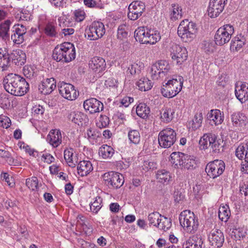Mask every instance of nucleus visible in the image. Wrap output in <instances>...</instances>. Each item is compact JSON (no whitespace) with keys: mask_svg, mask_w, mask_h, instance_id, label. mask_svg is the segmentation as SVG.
<instances>
[{"mask_svg":"<svg viewBox=\"0 0 248 248\" xmlns=\"http://www.w3.org/2000/svg\"><path fill=\"white\" fill-rule=\"evenodd\" d=\"M74 150L69 148L64 150V158L69 167H75L78 163V158L74 155Z\"/></svg>","mask_w":248,"mask_h":248,"instance_id":"nucleus-30","label":"nucleus"},{"mask_svg":"<svg viewBox=\"0 0 248 248\" xmlns=\"http://www.w3.org/2000/svg\"><path fill=\"white\" fill-rule=\"evenodd\" d=\"M156 179L162 183L168 184L171 179L170 173L165 170H159L156 174Z\"/></svg>","mask_w":248,"mask_h":248,"instance_id":"nucleus-36","label":"nucleus"},{"mask_svg":"<svg viewBox=\"0 0 248 248\" xmlns=\"http://www.w3.org/2000/svg\"><path fill=\"white\" fill-rule=\"evenodd\" d=\"M59 93L64 98L69 100H75L78 96V91L74 86L63 81L58 83Z\"/></svg>","mask_w":248,"mask_h":248,"instance_id":"nucleus-11","label":"nucleus"},{"mask_svg":"<svg viewBox=\"0 0 248 248\" xmlns=\"http://www.w3.org/2000/svg\"><path fill=\"white\" fill-rule=\"evenodd\" d=\"M248 145L247 144H240L236 149L235 155L240 159H242L244 156H248Z\"/></svg>","mask_w":248,"mask_h":248,"instance_id":"nucleus-42","label":"nucleus"},{"mask_svg":"<svg viewBox=\"0 0 248 248\" xmlns=\"http://www.w3.org/2000/svg\"><path fill=\"white\" fill-rule=\"evenodd\" d=\"M84 108L91 114H93L103 110L104 106L103 103L96 98H91L84 101Z\"/></svg>","mask_w":248,"mask_h":248,"instance_id":"nucleus-18","label":"nucleus"},{"mask_svg":"<svg viewBox=\"0 0 248 248\" xmlns=\"http://www.w3.org/2000/svg\"><path fill=\"white\" fill-rule=\"evenodd\" d=\"M82 248H95V246L94 244L85 241L82 239L79 241Z\"/></svg>","mask_w":248,"mask_h":248,"instance_id":"nucleus-62","label":"nucleus"},{"mask_svg":"<svg viewBox=\"0 0 248 248\" xmlns=\"http://www.w3.org/2000/svg\"><path fill=\"white\" fill-rule=\"evenodd\" d=\"M74 14L78 21H81L85 18V12L83 11L77 10L75 11Z\"/></svg>","mask_w":248,"mask_h":248,"instance_id":"nucleus-57","label":"nucleus"},{"mask_svg":"<svg viewBox=\"0 0 248 248\" xmlns=\"http://www.w3.org/2000/svg\"><path fill=\"white\" fill-rule=\"evenodd\" d=\"M202 112L195 114L194 119L191 121V128L195 130L200 128L202 124Z\"/></svg>","mask_w":248,"mask_h":248,"instance_id":"nucleus-43","label":"nucleus"},{"mask_svg":"<svg viewBox=\"0 0 248 248\" xmlns=\"http://www.w3.org/2000/svg\"><path fill=\"white\" fill-rule=\"evenodd\" d=\"M45 110V108L40 105L38 106H35L33 108L34 112L37 114L43 115L44 113Z\"/></svg>","mask_w":248,"mask_h":248,"instance_id":"nucleus-64","label":"nucleus"},{"mask_svg":"<svg viewBox=\"0 0 248 248\" xmlns=\"http://www.w3.org/2000/svg\"><path fill=\"white\" fill-rule=\"evenodd\" d=\"M236 98L242 103H245L248 100V86L246 83H243L240 87L236 86L235 89Z\"/></svg>","mask_w":248,"mask_h":248,"instance_id":"nucleus-26","label":"nucleus"},{"mask_svg":"<svg viewBox=\"0 0 248 248\" xmlns=\"http://www.w3.org/2000/svg\"><path fill=\"white\" fill-rule=\"evenodd\" d=\"M213 140L210 143L211 151L213 154L217 155L223 152L224 143L223 140L217 138V136L213 134Z\"/></svg>","mask_w":248,"mask_h":248,"instance_id":"nucleus-21","label":"nucleus"},{"mask_svg":"<svg viewBox=\"0 0 248 248\" xmlns=\"http://www.w3.org/2000/svg\"><path fill=\"white\" fill-rule=\"evenodd\" d=\"M89 65L90 68L98 73L104 71L106 68L105 60L100 57H94L92 58L89 61Z\"/></svg>","mask_w":248,"mask_h":248,"instance_id":"nucleus-20","label":"nucleus"},{"mask_svg":"<svg viewBox=\"0 0 248 248\" xmlns=\"http://www.w3.org/2000/svg\"><path fill=\"white\" fill-rule=\"evenodd\" d=\"M102 199L100 197L97 196L95 198L94 202L90 205L92 212L96 214L102 207Z\"/></svg>","mask_w":248,"mask_h":248,"instance_id":"nucleus-49","label":"nucleus"},{"mask_svg":"<svg viewBox=\"0 0 248 248\" xmlns=\"http://www.w3.org/2000/svg\"><path fill=\"white\" fill-rule=\"evenodd\" d=\"M158 68L156 62L152 65L150 73L151 77L154 80H156L159 78H163L164 77L162 72H160L158 70Z\"/></svg>","mask_w":248,"mask_h":248,"instance_id":"nucleus-50","label":"nucleus"},{"mask_svg":"<svg viewBox=\"0 0 248 248\" xmlns=\"http://www.w3.org/2000/svg\"><path fill=\"white\" fill-rule=\"evenodd\" d=\"M185 156L186 154L181 152H173L170 155V161L175 168L182 169Z\"/></svg>","mask_w":248,"mask_h":248,"instance_id":"nucleus-23","label":"nucleus"},{"mask_svg":"<svg viewBox=\"0 0 248 248\" xmlns=\"http://www.w3.org/2000/svg\"><path fill=\"white\" fill-rule=\"evenodd\" d=\"M104 180L109 187L115 189L120 188L124 184V177L118 172L111 171L103 175Z\"/></svg>","mask_w":248,"mask_h":248,"instance_id":"nucleus-12","label":"nucleus"},{"mask_svg":"<svg viewBox=\"0 0 248 248\" xmlns=\"http://www.w3.org/2000/svg\"><path fill=\"white\" fill-rule=\"evenodd\" d=\"M179 219L180 224L186 232L194 233L197 230L199 226L198 219L190 210H186L182 212Z\"/></svg>","mask_w":248,"mask_h":248,"instance_id":"nucleus-7","label":"nucleus"},{"mask_svg":"<svg viewBox=\"0 0 248 248\" xmlns=\"http://www.w3.org/2000/svg\"><path fill=\"white\" fill-rule=\"evenodd\" d=\"M1 178H3L7 183L8 185L10 186H13L14 185L12 182H11V180H12V178L9 177V175L6 172H3L1 174Z\"/></svg>","mask_w":248,"mask_h":248,"instance_id":"nucleus-61","label":"nucleus"},{"mask_svg":"<svg viewBox=\"0 0 248 248\" xmlns=\"http://www.w3.org/2000/svg\"><path fill=\"white\" fill-rule=\"evenodd\" d=\"M213 134L208 133L204 134L199 140L200 148L201 150L207 149L210 146L213 140Z\"/></svg>","mask_w":248,"mask_h":248,"instance_id":"nucleus-34","label":"nucleus"},{"mask_svg":"<svg viewBox=\"0 0 248 248\" xmlns=\"http://www.w3.org/2000/svg\"><path fill=\"white\" fill-rule=\"evenodd\" d=\"M11 124L10 119L5 116H0V126L4 128H8Z\"/></svg>","mask_w":248,"mask_h":248,"instance_id":"nucleus-55","label":"nucleus"},{"mask_svg":"<svg viewBox=\"0 0 248 248\" xmlns=\"http://www.w3.org/2000/svg\"><path fill=\"white\" fill-rule=\"evenodd\" d=\"M231 212L228 206H222L218 210V217L222 221L226 222L229 218Z\"/></svg>","mask_w":248,"mask_h":248,"instance_id":"nucleus-44","label":"nucleus"},{"mask_svg":"<svg viewBox=\"0 0 248 248\" xmlns=\"http://www.w3.org/2000/svg\"><path fill=\"white\" fill-rule=\"evenodd\" d=\"M174 113V109L165 107L163 108L160 111V118L162 122L166 123H169L173 119Z\"/></svg>","mask_w":248,"mask_h":248,"instance_id":"nucleus-31","label":"nucleus"},{"mask_svg":"<svg viewBox=\"0 0 248 248\" xmlns=\"http://www.w3.org/2000/svg\"><path fill=\"white\" fill-rule=\"evenodd\" d=\"M50 1L56 7H63L66 4L65 0H50Z\"/></svg>","mask_w":248,"mask_h":248,"instance_id":"nucleus-63","label":"nucleus"},{"mask_svg":"<svg viewBox=\"0 0 248 248\" xmlns=\"http://www.w3.org/2000/svg\"><path fill=\"white\" fill-rule=\"evenodd\" d=\"M150 112V108L145 103H140L137 107V115L143 119L147 118Z\"/></svg>","mask_w":248,"mask_h":248,"instance_id":"nucleus-38","label":"nucleus"},{"mask_svg":"<svg viewBox=\"0 0 248 248\" xmlns=\"http://www.w3.org/2000/svg\"><path fill=\"white\" fill-rule=\"evenodd\" d=\"M98 154L104 159L111 158L114 154V150L107 144L102 145L99 149Z\"/></svg>","mask_w":248,"mask_h":248,"instance_id":"nucleus-33","label":"nucleus"},{"mask_svg":"<svg viewBox=\"0 0 248 248\" xmlns=\"http://www.w3.org/2000/svg\"><path fill=\"white\" fill-rule=\"evenodd\" d=\"M233 32L234 28L232 25H224L217 30L215 35V43L219 46L227 43L231 39Z\"/></svg>","mask_w":248,"mask_h":248,"instance_id":"nucleus-8","label":"nucleus"},{"mask_svg":"<svg viewBox=\"0 0 248 248\" xmlns=\"http://www.w3.org/2000/svg\"><path fill=\"white\" fill-rule=\"evenodd\" d=\"M42 158H44V161L47 164H50L55 160L54 157L49 154H44Z\"/></svg>","mask_w":248,"mask_h":248,"instance_id":"nucleus-60","label":"nucleus"},{"mask_svg":"<svg viewBox=\"0 0 248 248\" xmlns=\"http://www.w3.org/2000/svg\"><path fill=\"white\" fill-rule=\"evenodd\" d=\"M105 33L104 24L100 22H93L89 29L85 30V33L90 40H96L101 38Z\"/></svg>","mask_w":248,"mask_h":248,"instance_id":"nucleus-13","label":"nucleus"},{"mask_svg":"<svg viewBox=\"0 0 248 248\" xmlns=\"http://www.w3.org/2000/svg\"><path fill=\"white\" fill-rule=\"evenodd\" d=\"M38 184V179L36 177H32L26 179V186L32 190H35L37 189Z\"/></svg>","mask_w":248,"mask_h":248,"instance_id":"nucleus-52","label":"nucleus"},{"mask_svg":"<svg viewBox=\"0 0 248 248\" xmlns=\"http://www.w3.org/2000/svg\"><path fill=\"white\" fill-rule=\"evenodd\" d=\"M228 0H210L207 9L211 18L217 17L223 10Z\"/></svg>","mask_w":248,"mask_h":248,"instance_id":"nucleus-16","label":"nucleus"},{"mask_svg":"<svg viewBox=\"0 0 248 248\" xmlns=\"http://www.w3.org/2000/svg\"><path fill=\"white\" fill-rule=\"evenodd\" d=\"M170 18L171 20L175 21L180 19L182 17V9L178 4L172 3L171 5Z\"/></svg>","mask_w":248,"mask_h":248,"instance_id":"nucleus-32","label":"nucleus"},{"mask_svg":"<svg viewBox=\"0 0 248 248\" xmlns=\"http://www.w3.org/2000/svg\"><path fill=\"white\" fill-rule=\"evenodd\" d=\"M143 68V63L139 62L138 63L135 62L131 64L128 68V71L132 75L139 74L142 68Z\"/></svg>","mask_w":248,"mask_h":248,"instance_id":"nucleus-45","label":"nucleus"},{"mask_svg":"<svg viewBox=\"0 0 248 248\" xmlns=\"http://www.w3.org/2000/svg\"><path fill=\"white\" fill-rule=\"evenodd\" d=\"M69 120L78 125H82L88 120L86 115L81 112H72L69 115Z\"/></svg>","mask_w":248,"mask_h":248,"instance_id":"nucleus-29","label":"nucleus"},{"mask_svg":"<svg viewBox=\"0 0 248 248\" xmlns=\"http://www.w3.org/2000/svg\"><path fill=\"white\" fill-rule=\"evenodd\" d=\"M56 81L54 78H47L42 82L39 86V90H42L41 92L45 94L50 93L56 88Z\"/></svg>","mask_w":248,"mask_h":248,"instance_id":"nucleus-24","label":"nucleus"},{"mask_svg":"<svg viewBox=\"0 0 248 248\" xmlns=\"http://www.w3.org/2000/svg\"><path fill=\"white\" fill-rule=\"evenodd\" d=\"M241 170L243 173L248 174V156H246L244 160L242 161Z\"/></svg>","mask_w":248,"mask_h":248,"instance_id":"nucleus-58","label":"nucleus"},{"mask_svg":"<svg viewBox=\"0 0 248 248\" xmlns=\"http://www.w3.org/2000/svg\"><path fill=\"white\" fill-rule=\"evenodd\" d=\"M197 30L195 23L185 19L182 21L179 24L177 33L183 42L188 43L195 38Z\"/></svg>","mask_w":248,"mask_h":248,"instance_id":"nucleus-5","label":"nucleus"},{"mask_svg":"<svg viewBox=\"0 0 248 248\" xmlns=\"http://www.w3.org/2000/svg\"><path fill=\"white\" fill-rule=\"evenodd\" d=\"M144 3L140 1L132 2L128 6V17L131 20H136L140 17L145 11Z\"/></svg>","mask_w":248,"mask_h":248,"instance_id":"nucleus-15","label":"nucleus"},{"mask_svg":"<svg viewBox=\"0 0 248 248\" xmlns=\"http://www.w3.org/2000/svg\"><path fill=\"white\" fill-rule=\"evenodd\" d=\"M156 63L158 67V70L160 72H162L164 76H166L169 72L170 68L167 61L161 60Z\"/></svg>","mask_w":248,"mask_h":248,"instance_id":"nucleus-47","label":"nucleus"},{"mask_svg":"<svg viewBox=\"0 0 248 248\" xmlns=\"http://www.w3.org/2000/svg\"><path fill=\"white\" fill-rule=\"evenodd\" d=\"M160 217H161V214L157 212H154L149 214L148 216V220L149 221L150 225H153L157 227V223H158V221Z\"/></svg>","mask_w":248,"mask_h":248,"instance_id":"nucleus-48","label":"nucleus"},{"mask_svg":"<svg viewBox=\"0 0 248 248\" xmlns=\"http://www.w3.org/2000/svg\"><path fill=\"white\" fill-rule=\"evenodd\" d=\"M137 41L142 44H155L160 40L161 36L157 31H151L144 27H140L134 32Z\"/></svg>","mask_w":248,"mask_h":248,"instance_id":"nucleus-4","label":"nucleus"},{"mask_svg":"<svg viewBox=\"0 0 248 248\" xmlns=\"http://www.w3.org/2000/svg\"><path fill=\"white\" fill-rule=\"evenodd\" d=\"M27 33L26 27L22 24H15L12 28L11 39L15 44L20 45L24 41Z\"/></svg>","mask_w":248,"mask_h":248,"instance_id":"nucleus-17","label":"nucleus"},{"mask_svg":"<svg viewBox=\"0 0 248 248\" xmlns=\"http://www.w3.org/2000/svg\"><path fill=\"white\" fill-rule=\"evenodd\" d=\"M211 245L214 248H220L224 243V237L223 232L219 230H212L208 236Z\"/></svg>","mask_w":248,"mask_h":248,"instance_id":"nucleus-19","label":"nucleus"},{"mask_svg":"<svg viewBox=\"0 0 248 248\" xmlns=\"http://www.w3.org/2000/svg\"><path fill=\"white\" fill-rule=\"evenodd\" d=\"M109 118L107 116L101 115L100 117L99 122L98 126L100 127H106L109 124Z\"/></svg>","mask_w":248,"mask_h":248,"instance_id":"nucleus-56","label":"nucleus"},{"mask_svg":"<svg viewBox=\"0 0 248 248\" xmlns=\"http://www.w3.org/2000/svg\"><path fill=\"white\" fill-rule=\"evenodd\" d=\"M128 137L130 142L135 144H139L140 140L139 132L136 130H131L128 132Z\"/></svg>","mask_w":248,"mask_h":248,"instance_id":"nucleus-46","label":"nucleus"},{"mask_svg":"<svg viewBox=\"0 0 248 248\" xmlns=\"http://www.w3.org/2000/svg\"><path fill=\"white\" fill-rule=\"evenodd\" d=\"M76 57V50L73 44L64 42L57 45L53 51L52 58L57 62H69Z\"/></svg>","mask_w":248,"mask_h":248,"instance_id":"nucleus-3","label":"nucleus"},{"mask_svg":"<svg viewBox=\"0 0 248 248\" xmlns=\"http://www.w3.org/2000/svg\"><path fill=\"white\" fill-rule=\"evenodd\" d=\"M186 158L184 161L182 169L193 170L197 166L195 160L190 156L186 155Z\"/></svg>","mask_w":248,"mask_h":248,"instance_id":"nucleus-40","label":"nucleus"},{"mask_svg":"<svg viewBox=\"0 0 248 248\" xmlns=\"http://www.w3.org/2000/svg\"><path fill=\"white\" fill-rule=\"evenodd\" d=\"M136 84L139 89L141 91H148L153 87L151 81L148 78L144 77L139 79Z\"/></svg>","mask_w":248,"mask_h":248,"instance_id":"nucleus-37","label":"nucleus"},{"mask_svg":"<svg viewBox=\"0 0 248 248\" xmlns=\"http://www.w3.org/2000/svg\"><path fill=\"white\" fill-rule=\"evenodd\" d=\"M207 118L212 122L211 124L217 125L223 122L224 117L219 109H212L208 113Z\"/></svg>","mask_w":248,"mask_h":248,"instance_id":"nucleus-28","label":"nucleus"},{"mask_svg":"<svg viewBox=\"0 0 248 248\" xmlns=\"http://www.w3.org/2000/svg\"><path fill=\"white\" fill-rule=\"evenodd\" d=\"M231 119L234 125L242 126L246 124L247 118L244 114L237 113L232 114Z\"/></svg>","mask_w":248,"mask_h":248,"instance_id":"nucleus-35","label":"nucleus"},{"mask_svg":"<svg viewBox=\"0 0 248 248\" xmlns=\"http://www.w3.org/2000/svg\"><path fill=\"white\" fill-rule=\"evenodd\" d=\"M156 164L154 162L150 161V160L145 161L143 163V169L148 170L149 169H153L155 168Z\"/></svg>","mask_w":248,"mask_h":248,"instance_id":"nucleus-59","label":"nucleus"},{"mask_svg":"<svg viewBox=\"0 0 248 248\" xmlns=\"http://www.w3.org/2000/svg\"><path fill=\"white\" fill-rule=\"evenodd\" d=\"M45 32L47 36L55 37L57 34L55 25L52 23L47 24L45 29Z\"/></svg>","mask_w":248,"mask_h":248,"instance_id":"nucleus-51","label":"nucleus"},{"mask_svg":"<svg viewBox=\"0 0 248 248\" xmlns=\"http://www.w3.org/2000/svg\"><path fill=\"white\" fill-rule=\"evenodd\" d=\"M225 164L223 161L216 159L209 162L205 169L207 175L213 179L221 175L224 171Z\"/></svg>","mask_w":248,"mask_h":248,"instance_id":"nucleus-10","label":"nucleus"},{"mask_svg":"<svg viewBox=\"0 0 248 248\" xmlns=\"http://www.w3.org/2000/svg\"><path fill=\"white\" fill-rule=\"evenodd\" d=\"M244 43V39H239L238 37L234 38L232 41L231 47L238 51L243 46Z\"/></svg>","mask_w":248,"mask_h":248,"instance_id":"nucleus-53","label":"nucleus"},{"mask_svg":"<svg viewBox=\"0 0 248 248\" xmlns=\"http://www.w3.org/2000/svg\"><path fill=\"white\" fill-rule=\"evenodd\" d=\"M176 140V132L171 128L165 129L158 134V143L161 147L164 148L170 147L175 143Z\"/></svg>","mask_w":248,"mask_h":248,"instance_id":"nucleus-9","label":"nucleus"},{"mask_svg":"<svg viewBox=\"0 0 248 248\" xmlns=\"http://www.w3.org/2000/svg\"><path fill=\"white\" fill-rule=\"evenodd\" d=\"M203 241L199 235H193L189 237L183 245V248H202Z\"/></svg>","mask_w":248,"mask_h":248,"instance_id":"nucleus-25","label":"nucleus"},{"mask_svg":"<svg viewBox=\"0 0 248 248\" xmlns=\"http://www.w3.org/2000/svg\"><path fill=\"white\" fill-rule=\"evenodd\" d=\"M170 51L171 59L176 61L178 65L181 64L187 58V51L185 47L173 44L170 47Z\"/></svg>","mask_w":248,"mask_h":248,"instance_id":"nucleus-14","label":"nucleus"},{"mask_svg":"<svg viewBox=\"0 0 248 248\" xmlns=\"http://www.w3.org/2000/svg\"><path fill=\"white\" fill-rule=\"evenodd\" d=\"M3 86L9 93L15 96H22L28 91L29 85L25 79L19 75L10 74L4 78Z\"/></svg>","mask_w":248,"mask_h":248,"instance_id":"nucleus-1","label":"nucleus"},{"mask_svg":"<svg viewBox=\"0 0 248 248\" xmlns=\"http://www.w3.org/2000/svg\"><path fill=\"white\" fill-rule=\"evenodd\" d=\"M78 172L81 176H84L89 174L93 170L92 164L90 161H80L77 167Z\"/></svg>","mask_w":248,"mask_h":248,"instance_id":"nucleus-27","label":"nucleus"},{"mask_svg":"<svg viewBox=\"0 0 248 248\" xmlns=\"http://www.w3.org/2000/svg\"><path fill=\"white\" fill-rule=\"evenodd\" d=\"M26 61V54L21 49L13 50L9 53L6 48H0V67L2 71L7 70L11 63L17 66L23 65Z\"/></svg>","mask_w":248,"mask_h":248,"instance_id":"nucleus-2","label":"nucleus"},{"mask_svg":"<svg viewBox=\"0 0 248 248\" xmlns=\"http://www.w3.org/2000/svg\"><path fill=\"white\" fill-rule=\"evenodd\" d=\"M125 29L126 26L124 24L119 26L117 31V36L118 39L122 40L127 37L128 32Z\"/></svg>","mask_w":248,"mask_h":248,"instance_id":"nucleus-54","label":"nucleus"},{"mask_svg":"<svg viewBox=\"0 0 248 248\" xmlns=\"http://www.w3.org/2000/svg\"><path fill=\"white\" fill-rule=\"evenodd\" d=\"M183 82V78L180 76L169 80L161 89L162 95L168 98L175 96L181 91Z\"/></svg>","mask_w":248,"mask_h":248,"instance_id":"nucleus-6","label":"nucleus"},{"mask_svg":"<svg viewBox=\"0 0 248 248\" xmlns=\"http://www.w3.org/2000/svg\"><path fill=\"white\" fill-rule=\"evenodd\" d=\"M11 23L10 20H7L0 25V36L3 39H5L9 36L8 31Z\"/></svg>","mask_w":248,"mask_h":248,"instance_id":"nucleus-41","label":"nucleus"},{"mask_svg":"<svg viewBox=\"0 0 248 248\" xmlns=\"http://www.w3.org/2000/svg\"><path fill=\"white\" fill-rule=\"evenodd\" d=\"M62 134L60 130H51L47 137L48 142L54 147H57L62 141Z\"/></svg>","mask_w":248,"mask_h":248,"instance_id":"nucleus-22","label":"nucleus"},{"mask_svg":"<svg viewBox=\"0 0 248 248\" xmlns=\"http://www.w3.org/2000/svg\"><path fill=\"white\" fill-rule=\"evenodd\" d=\"M157 227L160 230L164 231L168 230L171 226V221L170 218L161 215L158 223H157Z\"/></svg>","mask_w":248,"mask_h":248,"instance_id":"nucleus-39","label":"nucleus"}]
</instances>
